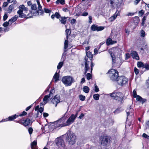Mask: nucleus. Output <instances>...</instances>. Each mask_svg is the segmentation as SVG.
Instances as JSON below:
<instances>
[{
	"mask_svg": "<svg viewBox=\"0 0 149 149\" xmlns=\"http://www.w3.org/2000/svg\"><path fill=\"white\" fill-rule=\"evenodd\" d=\"M67 117L68 115H67L66 112L62 117L54 122L55 127H58L68 126L67 121L66 122Z\"/></svg>",
	"mask_w": 149,
	"mask_h": 149,
	"instance_id": "f257e3e1",
	"label": "nucleus"
},
{
	"mask_svg": "<svg viewBox=\"0 0 149 149\" xmlns=\"http://www.w3.org/2000/svg\"><path fill=\"white\" fill-rule=\"evenodd\" d=\"M109 95L113 99L118 100L120 102H122L124 97L123 94L117 90L115 91L113 93L109 94Z\"/></svg>",
	"mask_w": 149,
	"mask_h": 149,
	"instance_id": "f03ea898",
	"label": "nucleus"
},
{
	"mask_svg": "<svg viewBox=\"0 0 149 149\" xmlns=\"http://www.w3.org/2000/svg\"><path fill=\"white\" fill-rule=\"evenodd\" d=\"M111 139V137L109 135L104 134L100 136L99 140L101 144L103 146H106Z\"/></svg>",
	"mask_w": 149,
	"mask_h": 149,
	"instance_id": "7ed1b4c3",
	"label": "nucleus"
},
{
	"mask_svg": "<svg viewBox=\"0 0 149 149\" xmlns=\"http://www.w3.org/2000/svg\"><path fill=\"white\" fill-rule=\"evenodd\" d=\"M109 74V76L111 80L113 81H117L118 77V71L114 69H111L108 72Z\"/></svg>",
	"mask_w": 149,
	"mask_h": 149,
	"instance_id": "20e7f679",
	"label": "nucleus"
},
{
	"mask_svg": "<svg viewBox=\"0 0 149 149\" xmlns=\"http://www.w3.org/2000/svg\"><path fill=\"white\" fill-rule=\"evenodd\" d=\"M67 136L66 137V139L68 142L69 144L73 145L76 141V136L75 134L69 132L67 133Z\"/></svg>",
	"mask_w": 149,
	"mask_h": 149,
	"instance_id": "39448f33",
	"label": "nucleus"
},
{
	"mask_svg": "<svg viewBox=\"0 0 149 149\" xmlns=\"http://www.w3.org/2000/svg\"><path fill=\"white\" fill-rule=\"evenodd\" d=\"M73 79L70 76H65L63 77L62 81L66 86H69L71 85Z\"/></svg>",
	"mask_w": 149,
	"mask_h": 149,
	"instance_id": "423d86ee",
	"label": "nucleus"
},
{
	"mask_svg": "<svg viewBox=\"0 0 149 149\" xmlns=\"http://www.w3.org/2000/svg\"><path fill=\"white\" fill-rule=\"evenodd\" d=\"M128 80V79L125 76H120L118 77L117 82L119 85L123 86L127 83Z\"/></svg>",
	"mask_w": 149,
	"mask_h": 149,
	"instance_id": "0eeeda50",
	"label": "nucleus"
},
{
	"mask_svg": "<svg viewBox=\"0 0 149 149\" xmlns=\"http://www.w3.org/2000/svg\"><path fill=\"white\" fill-rule=\"evenodd\" d=\"M30 120L29 118H26L25 120L21 119L18 120H16L15 122L19 123L25 126H28L30 123Z\"/></svg>",
	"mask_w": 149,
	"mask_h": 149,
	"instance_id": "6e6552de",
	"label": "nucleus"
},
{
	"mask_svg": "<svg viewBox=\"0 0 149 149\" xmlns=\"http://www.w3.org/2000/svg\"><path fill=\"white\" fill-rule=\"evenodd\" d=\"M31 9L33 11H30V13L34 16H38L39 15L38 10H37V7L36 4H34L31 5Z\"/></svg>",
	"mask_w": 149,
	"mask_h": 149,
	"instance_id": "1a4fd4ad",
	"label": "nucleus"
},
{
	"mask_svg": "<svg viewBox=\"0 0 149 149\" xmlns=\"http://www.w3.org/2000/svg\"><path fill=\"white\" fill-rule=\"evenodd\" d=\"M66 33V39L65 40L64 42V48L65 49H67L68 47V37L71 34V31L70 30L67 29L65 30Z\"/></svg>",
	"mask_w": 149,
	"mask_h": 149,
	"instance_id": "9d476101",
	"label": "nucleus"
},
{
	"mask_svg": "<svg viewBox=\"0 0 149 149\" xmlns=\"http://www.w3.org/2000/svg\"><path fill=\"white\" fill-rule=\"evenodd\" d=\"M56 145L59 147H61L63 148H64L65 146L64 141L61 137H58L56 139Z\"/></svg>",
	"mask_w": 149,
	"mask_h": 149,
	"instance_id": "9b49d317",
	"label": "nucleus"
},
{
	"mask_svg": "<svg viewBox=\"0 0 149 149\" xmlns=\"http://www.w3.org/2000/svg\"><path fill=\"white\" fill-rule=\"evenodd\" d=\"M86 56H85L84 60H85V63H87V64H88L89 61H88V59L90 61L92 60L93 55L90 52H86Z\"/></svg>",
	"mask_w": 149,
	"mask_h": 149,
	"instance_id": "f8f14e48",
	"label": "nucleus"
},
{
	"mask_svg": "<svg viewBox=\"0 0 149 149\" xmlns=\"http://www.w3.org/2000/svg\"><path fill=\"white\" fill-rule=\"evenodd\" d=\"M60 95H56L54 96L51 100L52 102L54 104H55V107H56L58 104L60 102Z\"/></svg>",
	"mask_w": 149,
	"mask_h": 149,
	"instance_id": "ddd939ff",
	"label": "nucleus"
},
{
	"mask_svg": "<svg viewBox=\"0 0 149 149\" xmlns=\"http://www.w3.org/2000/svg\"><path fill=\"white\" fill-rule=\"evenodd\" d=\"M91 29L93 31H98L103 30L104 29V27L102 26H98L96 24H93L91 27Z\"/></svg>",
	"mask_w": 149,
	"mask_h": 149,
	"instance_id": "4468645a",
	"label": "nucleus"
},
{
	"mask_svg": "<svg viewBox=\"0 0 149 149\" xmlns=\"http://www.w3.org/2000/svg\"><path fill=\"white\" fill-rule=\"evenodd\" d=\"M77 117V116H75L74 114H72L67 120L68 126L72 123L74 121Z\"/></svg>",
	"mask_w": 149,
	"mask_h": 149,
	"instance_id": "2eb2a0df",
	"label": "nucleus"
},
{
	"mask_svg": "<svg viewBox=\"0 0 149 149\" xmlns=\"http://www.w3.org/2000/svg\"><path fill=\"white\" fill-rule=\"evenodd\" d=\"M131 54L133 58L137 60H139V55L136 51H132Z\"/></svg>",
	"mask_w": 149,
	"mask_h": 149,
	"instance_id": "dca6fc26",
	"label": "nucleus"
},
{
	"mask_svg": "<svg viewBox=\"0 0 149 149\" xmlns=\"http://www.w3.org/2000/svg\"><path fill=\"white\" fill-rule=\"evenodd\" d=\"M120 11L117 10L115 14L110 18V20L111 21H113L117 16L120 15Z\"/></svg>",
	"mask_w": 149,
	"mask_h": 149,
	"instance_id": "f3484780",
	"label": "nucleus"
},
{
	"mask_svg": "<svg viewBox=\"0 0 149 149\" xmlns=\"http://www.w3.org/2000/svg\"><path fill=\"white\" fill-rule=\"evenodd\" d=\"M18 117L19 116L17 115L16 114H15L13 115L9 116L8 118H6V120L5 121H11L15 119Z\"/></svg>",
	"mask_w": 149,
	"mask_h": 149,
	"instance_id": "a211bd4d",
	"label": "nucleus"
},
{
	"mask_svg": "<svg viewBox=\"0 0 149 149\" xmlns=\"http://www.w3.org/2000/svg\"><path fill=\"white\" fill-rule=\"evenodd\" d=\"M137 101H139L142 104L144 103L146 101V100L145 99L143 98L141 96L139 95H137L136 97Z\"/></svg>",
	"mask_w": 149,
	"mask_h": 149,
	"instance_id": "6ab92c4d",
	"label": "nucleus"
},
{
	"mask_svg": "<svg viewBox=\"0 0 149 149\" xmlns=\"http://www.w3.org/2000/svg\"><path fill=\"white\" fill-rule=\"evenodd\" d=\"M23 11L22 10L19 9L17 11V13L19 15V17L22 18H25L26 17V15L23 13Z\"/></svg>",
	"mask_w": 149,
	"mask_h": 149,
	"instance_id": "aec40b11",
	"label": "nucleus"
},
{
	"mask_svg": "<svg viewBox=\"0 0 149 149\" xmlns=\"http://www.w3.org/2000/svg\"><path fill=\"white\" fill-rule=\"evenodd\" d=\"M133 109L132 108L131 106H130L127 107V110L126 111V112L127 114V117L130 114V113H133Z\"/></svg>",
	"mask_w": 149,
	"mask_h": 149,
	"instance_id": "412c9836",
	"label": "nucleus"
},
{
	"mask_svg": "<svg viewBox=\"0 0 149 149\" xmlns=\"http://www.w3.org/2000/svg\"><path fill=\"white\" fill-rule=\"evenodd\" d=\"M61 17V15L59 12H56L54 14L51 15V18L52 19H54L55 17L59 19Z\"/></svg>",
	"mask_w": 149,
	"mask_h": 149,
	"instance_id": "4be33fe9",
	"label": "nucleus"
},
{
	"mask_svg": "<svg viewBox=\"0 0 149 149\" xmlns=\"http://www.w3.org/2000/svg\"><path fill=\"white\" fill-rule=\"evenodd\" d=\"M68 17H61L59 20L60 21L61 24H65L66 23V22L67 20V18Z\"/></svg>",
	"mask_w": 149,
	"mask_h": 149,
	"instance_id": "5701e85b",
	"label": "nucleus"
},
{
	"mask_svg": "<svg viewBox=\"0 0 149 149\" xmlns=\"http://www.w3.org/2000/svg\"><path fill=\"white\" fill-rule=\"evenodd\" d=\"M110 55L111 57L112 58V65L113 66L116 67V57L115 55L112 53H110Z\"/></svg>",
	"mask_w": 149,
	"mask_h": 149,
	"instance_id": "b1692460",
	"label": "nucleus"
},
{
	"mask_svg": "<svg viewBox=\"0 0 149 149\" xmlns=\"http://www.w3.org/2000/svg\"><path fill=\"white\" fill-rule=\"evenodd\" d=\"M18 17V16L17 15H15L13 17H12L9 20L10 24H12V23L15 21L17 20Z\"/></svg>",
	"mask_w": 149,
	"mask_h": 149,
	"instance_id": "393cba45",
	"label": "nucleus"
},
{
	"mask_svg": "<svg viewBox=\"0 0 149 149\" xmlns=\"http://www.w3.org/2000/svg\"><path fill=\"white\" fill-rule=\"evenodd\" d=\"M59 75L58 73L56 72L53 77V79H54L55 82H56L59 80Z\"/></svg>",
	"mask_w": 149,
	"mask_h": 149,
	"instance_id": "a878e982",
	"label": "nucleus"
},
{
	"mask_svg": "<svg viewBox=\"0 0 149 149\" xmlns=\"http://www.w3.org/2000/svg\"><path fill=\"white\" fill-rule=\"evenodd\" d=\"M31 149H38L37 146V142L34 141L31 143Z\"/></svg>",
	"mask_w": 149,
	"mask_h": 149,
	"instance_id": "bb28decb",
	"label": "nucleus"
},
{
	"mask_svg": "<svg viewBox=\"0 0 149 149\" xmlns=\"http://www.w3.org/2000/svg\"><path fill=\"white\" fill-rule=\"evenodd\" d=\"M63 53L62 54L61 58V60L62 61H64L66 58V52L67 51V50H66V49H64Z\"/></svg>",
	"mask_w": 149,
	"mask_h": 149,
	"instance_id": "cd10ccee",
	"label": "nucleus"
},
{
	"mask_svg": "<svg viewBox=\"0 0 149 149\" xmlns=\"http://www.w3.org/2000/svg\"><path fill=\"white\" fill-rule=\"evenodd\" d=\"M50 97L51 96L49 95H47L45 96L43 99L44 103L45 104L47 103V102L48 100V98H50Z\"/></svg>",
	"mask_w": 149,
	"mask_h": 149,
	"instance_id": "c85d7f7f",
	"label": "nucleus"
},
{
	"mask_svg": "<svg viewBox=\"0 0 149 149\" xmlns=\"http://www.w3.org/2000/svg\"><path fill=\"white\" fill-rule=\"evenodd\" d=\"M112 42H113V41L112 40V39L110 38H109L107 40L106 44L107 45H109L114 44V43H113Z\"/></svg>",
	"mask_w": 149,
	"mask_h": 149,
	"instance_id": "c756f323",
	"label": "nucleus"
},
{
	"mask_svg": "<svg viewBox=\"0 0 149 149\" xmlns=\"http://www.w3.org/2000/svg\"><path fill=\"white\" fill-rule=\"evenodd\" d=\"M90 90V89L89 88L86 86H84L83 88V91L86 93H88Z\"/></svg>",
	"mask_w": 149,
	"mask_h": 149,
	"instance_id": "7c9ffc66",
	"label": "nucleus"
},
{
	"mask_svg": "<svg viewBox=\"0 0 149 149\" xmlns=\"http://www.w3.org/2000/svg\"><path fill=\"white\" fill-rule=\"evenodd\" d=\"M145 68V70L144 71H146L149 70V65L147 63H144L143 69Z\"/></svg>",
	"mask_w": 149,
	"mask_h": 149,
	"instance_id": "2f4dec72",
	"label": "nucleus"
},
{
	"mask_svg": "<svg viewBox=\"0 0 149 149\" xmlns=\"http://www.w3.org/2000/svg\"><path fill=\"white\" fill-rule=\"evenodd\" d=\"M34 115H33L32 113H29L28 114V117L29 118V119L30 120V121L32 122L31 123L33 122V121L35 120H32L31 119L32 118H34Z\"/></svg>",
	"mask_w": 149,
	"mask_h": 149,
	"instance_id": "473e14b6",
	"label": "nucleus"
},
{
	"mask_svg": "<svg viewBox=\"0 0 149 149\" xmlns=\"http://www.w3.org/2000/svg\"><path fill=\"white\" fill-rule=\"evenodd\" d=\"M56 4L60 3L61 4L63 5L65 3V1L64 0H57L56 2Z\"/></svg>",
	"mask_w": 149,
	"mask_h": 149,
	"instance_id": "72a5a7b5",
	"label": "nucleus"
},
{
	"mask_svg": "<svg viewBox=\"0 0 149 149\" xmlns=\"http://www.w3.org/2000/svg\"><path fill=\"white\" fill-rule=\"evenodd\" d=\"M144 63L141 61L138 62L137 63V66L139 68H141L143 69Z\"/></svg>",
	"mask_w": 149,
	"mask_h": 149,
	"instance_id": "f704fd0d",
	"label": "nucleus"
},
{
	"mask_svg": "<svg viewBox=\"0 0 149 149\" xmlns=\"http://www.w3.org/2000/svg\"><path fill=\"white\" fill-rule=\"evenodd\" d=\"M85 72H84V74L85 75L86 74V73L87 72L88 70L89 69V66H88V64H87V63H85Z\"/></svg>",
	"mask_w": 149,
	"mask_h": 149,
	"instance_id": "c9c22d12",
	"label": "nucleus"
},
{
	"mask_svg": "<svg viewBox=\"0 0 149 149\" xmlns=\"http://www.w3.org/2000/svg\"><path fill=\"white\" fill-rule=\"evenodd\" d=\"M14 7V4H12L9 6L8 10L9 13H10L11 12L12 10L13 9Z\"/></svg>",
	"mask_w": 149,
	"mask_h": 149,
	"instance_id": "e433bc0d",
	"label": "nucleus"
},
{
	"mask_svg": "<svg viewBox=\"0 0 149 149\" xmlns=\"http://www.w3.org/2000/svg\"><path fill=\"white\" fill-rule=\"evenodd\" d=\"M63 64V62L61 61L60 62L57 66V68L58 69H60L62 67Z\"/></svg>",
	"mask_w": 149,
	"mask_h": 149,
	"instance_id": "4c0bfd02",
	"label": "nucleus"
},
{
	"mask_svg": "<svg viewBox=\"0 0 149 149\" xmlns=\"http://www.w3.org/2000/svg\"><path fill=\"white\" fill-rule=\"evenodd\" d=\"M100 95L98 94H95L93 95V97L95 100H98L99 99Z\"/></svg>",
	"mask_w": 149,
	"mask_h": 149,
	"instance_id": "58836bf2",
	"label": "nucleus"
},
{
	"mask_svg": "<svg viewBox=\"0 0 149 149\" xmlns=\"http://www.w3.org/2000/svg\"><path fill=\"white\" fill-rule=\"evenodd\" d=\"M94 91H95L97 93L99 91V88H98L97 86V85L96 83L94 84Z\"/></svg>",
	"mask_w": 149,
	"mask_h": 149,
	"instance_id": "ea45409f",
	"label": "nucleus"
},
{
	"mask_svg": "<svg viewBox=\"0 0 149 149\" xmlns=\"http://www.w3.org/2000/svg\"><path fill=\"white\" fill-rule=\"evenodd\" d=\"M140 33H141L140 36L141 37H143L145 36V35H146L145 32L143 30H141Z\"/></svg>",
	"mask_w": 149,
	"mask_h": 149,
	"instance_id": "a19ab883",
	"label": "nucleus"
},
{
	"mask_svg": "<svg viewBox=\"0 0 149 149\" xmlns=\"http://www.w3.org/2000/svg\"><path fill=\"white\" fill-rule=\"evenodd\" d=\"M38 11H39L40 12H39V13H40V15H42V14H43V10H41L42 9V6H41V5H38Z\"/></svg>",
	"mask_w": 149,
	"mask_h": 149,
	"instance_id": "79ce46f5",
	"label": "nucleus"
},
{
	"mask_svg": "<svg viewBox=\"0 0 149 149\" xmlns=\"http://www.w3.org/2000/svg\"><path fill=\"white\" fill-rule=\"evenodd\" d=\"M85 96L83 95H79V98L80 100L82 101H84L85 100Z\"/></svg>",
	"mask_w": 149,
	"mask_h": 149,
	"instance_id": "37998d69",
	"label": "nucleus"
},
{
	"mask_svg": "<svg viewBox=\"0 0 149 149\" xmlns=\"http://www.w3.org/2000/svg\"><path fill=\"white\" fill-rule=\"evenodd\" d=\"M86 78L88 80H90L92 78V76L90 73H88L86 75Z\"/></svg>",
	"mask_w": 149,
	"mask_h": 149,
	"instance_id": "c03bdc74",
	"label": "nucleus"
},
{
	"mask_svg": "<svg viewBox=\"0 0 149 149\" xmlns=\"http://www.w3.org/2000/svg\"><path fill=\"white\" fill-rule=\"evenodd\" d=\"M9 24H10V23L9 21L8 22L6 21L3 24V26L5 27H7L8 26Z\"/></svg>",
	"mask_w": 149,
	"mask_h": 149,
	"instance_id": "a18cd8bd",
	"label": "nucleus"
},
{
	"mask_svg": "<svg viewBox=\"0 0 149 149\" xmlns=\"http://www.w3.org/2000/svg\"><path fill=\"white\" fill-rule=\"evenodd\" d=\"M40 113L38 111L37 113L36 114H34V118H32L31 119L33 120H36V119L38 117H39V115L40 114Z\"/></svg>",
	"mask_w": 149,
	"mask_h": 149,
	"instance_id": "49530a36",
	"label": "nucleus"
},
{
	"mask_svg": "<svg viewBox=\"0 0 149 149\" xmlns=\"http://www.w3.org/2000/svg\"><path fill=\"white\" fill-rule=\"evenodd\" d=\"M44 10L45 12L46 13H50L51 11L50 9L48 8H44Z\"/></svg>",
	"mask_w": 149,
	"mask_h": 149,
	"instance_id": "de8ad7c7",
	"label": "nucleus"
},
{
	"mask_svg": "<svg viewBox=\"0 0 149 149\" xmlns=\"http://www.w3.org/2000/svg\"><path fill=\"white\" fill-rule=\"evenodd\" d=\"M33 130V129L31 127H30L28 128V132L30 135L32 134Z\"/></svg>",
	"mask_w": 149,
	"mask_h": 149,
	"instance_id": "09e8293b",
	"label": "nucleus"
},
{
	"mask_svg": "<svg viewBox=\"0 0 149 149\" xmlns=\"http://www.w3.org/2000/svg\"><path fill=\"white\" fill-rule=\"evenodd\" d=\"M133 96L134 97L136 98V96L138 95L136 94V90L135 89H134L133 92Z\"/></svg>",
	"mask_w": 149,
	"mask_h": 149,
	"instance_id": "8fccbe9b",
	"label": "nucleus"
},
{
	"mask_svg": "<svg viewBox=\"0 0 149 149\" xmlns=\"http://www.w3.org/2000/svg\"><path fill=\"white\" fill-rule=\"evenodd\" d=\"M123 0H117L116 2V3L118 5H120L121 4L123 3Z\"/></svg>",
	"mask_w": 149,
	"mask_h": 149,
	"instance_id": "3c124183",
	"label": "nucleus"
},
{
	"mask_svg": "<svg viewBox=\"0 0 149 149\" xmlns=\"http://www.w3.org/2000/svg\"><path fill=\"white\" fill-rule=\"evenodd\" d=\"M142 136L143 138L146 139H149V136H148L145 133H143V134Z\"/></svg>",
	"mask_w": 149,
	"mask_h": 149,
	"instance_id": "603ef678",
	"label": "nucleus"
},
{
	"mask_svg": "<svg viewBox=\"0 0 149 149\" xmlns=\"http://www.w3.org/2000/svg\"><path fill=\"white\" fill-rule=\"evenodd\" d=\"M144 12L143 10H141L139 12V16L142 17L144 14Z\"/></svg>",
	"mask_w": 149,
	"mask_h": 149,
	"instance_id": "864d4df0",
	"label": "nucleus"
},
{
	"mask_svg": "<svg viewBox=\"0 0 149 149\" xmlns=\"http://www.w3.org/2000/svg\"><path fill=\"white\" fill-rule=\"evenodd\" d=\"M26 114H27V113L26 112H25V111H24L22 112V113H21V114H20L19 115H18L19 116H25V115H26Z\"/></svg>",
	"mask_w": 149,
	"mask_h": 149,
	"instance_id": "5fc2aeb1",
	"label": "nucleus"
},
{
	"mask_svg": "<svg viewBox=\"0 0 149 149\" xmlns=\"http://www.w3.org/2000/svg\"><path fill=\"white\" fill-rule=\"evenodd\" d=\"M134 72L136 75H137L139 73V70L135 67L134 68Z\"/></svg>",
	"mask_w": 149,
	"mask_h": 149,
	"instance_id": "6e6d98bb",
	"label": "nucleus"
},
{
	"mask_svg": "<svg viewBox=\"0 0 149 149\" xmlns=\"http://www.w3.org/2000/svg\"><path fill=\"white\" fill-rule=\"evenodd\" d=\"M43 108L42 107H40V108L38 110V111L40 113V115L41 116L42 115V113L43 111Z\"/></svg>",
	"mask_w": 149,
	"mask_h": 149,
	"instance_id": "4d7b16f0",
	"label": "nucleus"
},
{
	"mask_svg": "<svg viewBox=\"0 0 149 149\" xmlns=\"http://www.w3.org/2000/svg\"><path fill=\"white\" fill-rule=\"evenodd\" d=\"M130 57V55L129 53H127L125 54V59L127 60Z\"/></svg>",
	"mask_w": 149,
	"mask_h": 149,
	"instance_id": "13d9d810",
	"label": "nucleus"
},
{
	"mask_svg": "<svg viewBox=\"0 0 149 149\" xmlns=\"http://www.w3.org/2000/svg\"><path fill=\"white\" fill-rule=\"evenodd\" d=\"M8 16L7 14H5L3 17V20L4 21H6L7 19Z\"/></svg>",
	"mask_w": 149,
	"mask_h": 149,
	"instance_id": "bf43d9fd",
	"label": "nucleus"
},
{
	"mask_svg": "<svg viewBox=\"0 0 149 149\" xmlns=\"http://www.w3.org/2000/svg\"><path fill=\"white\" fill-rule=\"evenodd\" d=\"M55 92V91L54 89H52L51 90L49 94V95H50L51 96V95H52L53 93H54Z\"/></svg>",
	"mask_w": 149,
	"mask_h": 149,
	"instance_id": "052dcab7",
	"label": "nucleus"
},
{
	"mask_svg": "<svg viewBox=\"0 0 149 149\" xmlns=\"http://www.w3.org/2000/svg\"><path fill=\"white\" fill-rule=\"evenodd\" d=\"M91 61V73H92V70H93V68L94 66V64H93V63L92 62V61Z\"/></svg>",
	"mask_w": 149,
	"mask_h": 149,
	"instance_id": "680f3d73",
	"label": "nucleus"
},
{
	"mask_svg": "<svg viewBox=\"0 0 149 149\" xmlns=\"http://www.w3.org/2000/svg\"><path fill=\"white\" fill-rule=\"evenodd\" d=\"M89 18V24H91L92 22V17L91 16H90L88 17Z\"/></svg>",
	"mask_w": 149,
	"mask_h": 149,
	"instance_id": "e2e57ef3",
	"label": "nucleus"
},
{
	"mask_svg": "<svg viewBox=\"0 0 149 149\" xmlns=\"http://www.w3.org/2000/svg\"><path fill=\"white\" fill-rule=\"evenodd\" d=\"M33 106V104H31V105L27 107L25 109V110L26 111H28Z\"/></svg>",
	"mask_w": 149,
	"mask_h": 149,
	"instance_id": "0e129e2a",
	"label": "nucleus"
},
{
	"mask_svg": "<svg viewBox=\"0 0 149 149\" xmlns=\"http://www.w3.org/2000/svg\"><path fill=\"white\" fill-rule=\"evenodd\" d=\"M49 88H50L49 86H48V87H47V89L45 90V91H44V92L43 94H45L49 90Z\"/></svg>",
	"mask_w": 149,
	"mask_h": 149,
	"instance_id": "69168bd1",
	"label": "nucleus"
},
{
	"mask_svg": "<svg viewBox=\"0 0 149 149\" xmlns=\"http://www.w3.org/2000/svg\"><path fill=\"white\" fill-rule=\"evenodd\" d=\"M76 20L75 19H72L71 20V23L72 24H73L76 22Z\"/></svg>",
	"mask_w": 149,
	"mask_h": 149,
	"instance_id": "338daca9",
	"label": "nucleus"
},
{
	"mask_svg": "<svg viewBox=\"0 0 149 149\" xmlns=\"http://www.w3.org/2000/svg\"><path fill=\"white\" fill-rule=\"evenodd\" d=\"M88 15V13L87 12H84L83 13H82L81 15L84 16H87V15Z\"/></svg>",
	"mask_w": 149,
	"mask_h": 149,
	"instance_id": "774afa93",
	"label": "nucleus"
}]
</instances>
